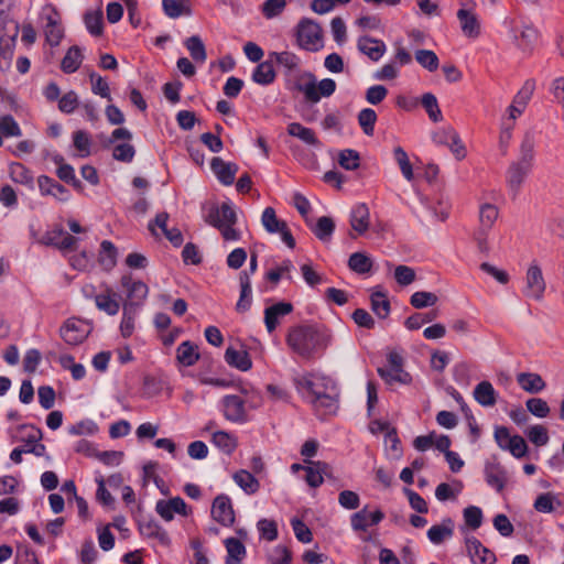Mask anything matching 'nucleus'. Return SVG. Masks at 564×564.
Wrapping results in <instances>:
<instances>
[{
    "mask_svg": "<svg viewBox=\"0 0 564 564\" xmlns=\"http://www.w3.org/2000/svg\"><path fill=\"white\" fill-rule=\"evenodd\" d=\"M485 479L498 492L502 491L507 482V471L498 462H488L485 465Z\"/></svg>",
    "mask_w": 564,
    "mask_h": 564,
    "instance_id": "5701e85b",
    "label": "nucleus"
},
{
    "mask_svg": "<svg viewBox=\"0 0 564 564\" xmlns=\"http://www.w3.org/2000/svg\"><path fill=\"white\" fill-rule=\"evenodd\" d=\"M312 230L319 240L327 241L335 230L334 220L327 216L319 217Z\"/></svg>",
    "mask_w": 564,
    "mask_h": 564,
    "instance_id": "3c124183",
    "label": "nucleus"
},
{
    "mask_svg": "<svg viewBox=\"0 0 564 564\" xmlns=\"http://www.w3.org/2000/svg\"><path fill=\"white\" fill-rule=\"evenodd\" d=\"M54 161L58 164V169L56 171L58 178L73 185L76 189H82V183L76 178L74 167L67 163H63V158L61 156L55 158Z\"/></svg>",
    "mask_w": 564,
    "mask_h": 564,
    "instance_id": "a18cd8bd",
    "label": "nucleus"
},
{
    "mask_svg": "<svg viewBox=\"0 0 564 564\" xmlns=\"http://www.w3.org/2000/svg\"><path fill=\"white\" fill-rule=\"evenodd\" d=\"M293 305L288 302H280L269 306L264 311V324L269 333H272L280 323V318L290 314Z\"/></svg>",
    "mask_w": 564,
    "mask_h": 564,
    "instance_id": "b1692460",
    "label": "nucleus"
},
{
    "mask_svg": "<svg viewBox=\"0 0 564 564\" xmlns=\"http://www.w3.org/2000/svg\"><path fill=\"white\" fill-rule=\"evenodd\" d=\"M378 375L384 380L386 383L392 384L394 382L401 384H410L412 381V377L409 372H406L403 368H378Z\"/></svg>",
    "mask_w": 564,
    "mask_h": 564,
    "instance_id": "72a5a7b5",
    "label": "nucleus"
},
{
    "mask_svg": "<svg viewBox=\"0 0 564 564\" xmlns=\"http://www.w3.org/2000/svg\"><path fill=\"white\" fill-rule=\"evenodd\" d=\"M24 427L30 429L32 431V433L28 435V442L23 446L24 453H31L34 454L35 456H44L46 447L44 444L39 442L42 437L41 431L35 429L34 426Z\"/></svg>",
    "mask_w": 564,
    "mask_h": 564,
    "instance_id": "c03bdc74",
    "label": "nucleus"
},
{
    "mask_svg": "<svg viewBox=\"0 0 564 564\" xmlns=\"http://www.w3.org/2000/svg\"><path fill=\"white\" fill-rule=\"evenodd\" d=\"M307 466L305 468L306 477L305 480L310 487L317 488L324 481V476H328L330 467L325 462H311L304 460Z\"/></svg>",
    "mask_w": 564,
    "mask_h": 564,
    "instance_id": "393cba45",
    "label": "nucleus"
},
{
    "mask_svg": "<svg viewBox=\"0 0 564 564\" xmlns=\"http://www.w3.org/2000/svg\"><path fill=\"white\" fill-rule=\"evenodd\" d=\"M519 386L529 393H539L545 388V382L539 373L520 372L517 376Z\"/></svg>",
    "mask_w": 564,
    "mask_h": 564,
    "instance_id": "c85d7f7f",
    "label": "nucleus"
},
{
    "mask_svg": "<svg viewBox=\"0 0 564 564\" xmlns=\"http://www.w3.org/2000/svg\"><path fill=\"white\" fill-rule=\"evenodd\" d=\"M348 267L358 274H366L372 269V260L365 252H355L348 259Z\"/></svg>",
    "mask_w": 564,
    "mask_h": 564,
    "instance_id": "79ce46f5",
    "label": "nucleus"
},
{
    "mask_svg": "<svg viewBox=\"0 0 564 564\" xmlns=\"http://www.w3.org/2000/svg\"><path fill=\"white\" fill-rule=\"evenodd\" d=\"M184 46L189 52L191 57L198 64H204L207 59L205 44L198 35H193L184 41Z\"/></svg>",
    "mask_w": 564,
    "mask_h": 564,
    "instance_id": "58836bf2",
    "label": "nucleus"
},
{
    "mask_svg": "<svg viewBox=\"0 0 564 564\" xmlns=\"http://www.w3.org/2000/svg\"><path fill=\"white\" fill-rule=\"evenodd\" d=\"M83 59L82 48L77 45L70 46L61 62V69L65 74H73L80 67Z\"/></svg>",
    "mask_w": 564,
    "mask_h": 564,
    "instance_id": "7c9ffc66",
    "label": "nucleus"
},
{
    "mask_svg": "<svg viewBox=\"0 0 564 564\" xmlns=\"http://www.w3.org/2000/svg\"><path fill=\"white\" fill-rule=\"evenodd\" d=\"M466 549L474 564L496 563L495 553L484 546L482 543L474 536L466 539Z\"/></svg>",
    "mask_w": 564,
    "mask_h": 564,
    "instance_id": "f3484780",
    "label": "nucleus"
},
{
    "mask_svg": "<svg viewBox=\"0 0 564 564\" xmlns=\"http://www.w3.org/2000/svg\"><path fill=\"white\" fill-rule=\"evenodd\" d=\"M457 19L465 36L477 39L480 35V22L476 13L467 9H459Z\"/></svg>",
    "mask_w": 564,
    "mask_h": 564,
    "instance_id": "4be33fe9",
    "label": "nucleus"
},
{
    "mask_svg": "<svg viewBox=\"0 0 564 564\" xmlns=\"http://www.w3.org/2000/svg\"><path fill=\"white\" fill-rule=\"evenodd\" d=\"M377 121V113L371 108H365L358 113V123L366 135H372L375 132V124Z\"/></svg>",
    "mask_w": 564,
    "mask_h": 564,
    "instance_id": "864d4df0",
    "label": "nucleus"
},
{
    "mask_svg": "<svg viewBox=\"0 0 564 564\" xmlns=\"http://www.w3.org/2000/svg\"><path fill=\"white\" fill-rule=\"evenodd\" d=\"M357 48L373 62H378L387 51L383 41L370 36H360L357 41Z\"/></svg>",
    "mask_w": 564,
    "mask_h": 564,
    "instance_id": "aec40b11",
    "label": "nucleus"
},
{
    "mask_svg": "<svg viewBox=\"0 0 564 564\" xmlns=\"http://www.w3.org/2000/svg\"><path fill=\"white\" fill-rule=\"evenodd\" d=\"M269 56L285 69V73H293L300 69L301 58L293 52H272Z\"/></svg>",
    "mask_w": 564,
    "mask_h": 564,
    "instance_id": "f704fd0d",
    "label": "nucleus"
},
{
    "mask_svg": "<svg viewBox=\"0 0 564 564\" xmlns=\"http://www.w3.org/2000/svg\"><path fill=\"white\" fill-rule=\"evenodd\" d=\"M528 411L536 417L543 419L550 414L547 402L541 398H531L525 403Z\"/></svg>",
    "mask_w": 564,
    "mask_h": 564,
    "instance_id": "338daca9",
    "label": "nucleus"
},
{
    "mask_svg": "<svg viewBox=\"0 0 564 564\" xmlns=\"http://www.w3.org/2000/svg\"><path fill=\"white\" fill-rule=\"evenodd\" d=\"M118 250L116 246L109 241L104 240L100 243V252H99V263L100 265L107 270H112L117 264Z\"/></svg>",
    "mask_w": 564,
    "mask_h": 564,
    "instance_id": "e433bc0d",
    "label": "nucleus"
},
{
    "mask_svg": "<svg viewBox=\"0 0 564 564\" xmlns=\"http://www.w3.org/2000/svg\"><path fill=\"white\" fill-rule=\"evenodd\" d=\"M205 220L217 228L225 240L237 241L240 239V232L234 227L237 223V214L230 202H224L220 206H212Z\"/></svg>",
    "mask_w": 564,
    "mask_h": 564,
    "instance_id": "39448f33",
    "label": "nucleus"
},
{
    "mask_svg": "<svg viewBox=\"0 0 564 564\" xmlns=\"http://www.w3.org/2000/svg\"><path fill=\"white\" fill-rule=\"evenodd\" d=\"M393 155H394V160L397 161V163L402 172V175L408 181H412L414 175H413L412 165L409 161L406 152L401 147H398L393 150Z\"/></svg>",
    "mask_w": 564,
    "mask_h": 564,
    "instance_id": "680f3d73",
    "label": "nucleus"
},
{
    "mask_svg": "<svg viewBox=\"0 0 564 564\" xmlns=\"http://www.w3.org/2000/svg\"><path fill=\"white\" fill-rule=\"evenodd\" d=\"M288 133L300 139L307 145L319 147L321 143L313 129L304 127L299 122H292L288 126Z\"/></svg>",
    "mask_w": 564,
    "mask_h": 564,
    "instance_id": "473e14b6",
    "label": "nucleus"
},
{
    "mask_svg": "<svg viewBox=\"0 0 564 564\" xmlns=\"http://www.w3.org/2000/svg\"><path fill=\"white\" fill-rule=\"evenodd\" d=\"M43 22L45 41L48 45L58 46L64 37V29L58 11L52 4H45L40 12Z\"/></svg>",
    "mask_w": 564,
    "mask_h": 564,
    "instance_id": "0eeeda50",
    "label": "nucleus"
},
{
    "mask_svg": "<svg viewBox=\"0 0 564 564\" xmlns=\"http://www.w3.org/2000/svg\"><path fill=\"white\" fill-rule=\"evenodd\" d=\"M499 216V209L497 206L485 203L479 207V226L492 229L495 223Z\"/></svg>",
    "mask_w": 564,
    "mask_h": 564,
    "instance_id": "603ef678",
    "label": "nucleus"
},
{
    "mask_svg": "<svg viewBox=\"0 0 564 564\" xmlns=\"http://www.w3.org/2000/svg\"><path fill=\"white\" fill-rule=\"evenodd\" d=\"M252 79L259 85H269L275 79V72L271 61H264L257 65L253 70Z\"/></svg>",
    "mask_w": 564,
    "mask_h": 564,
    "instance_id": "ea45409f",
    "label": "nucleus"
},
{
    "mask_svg": "<svg viewBox=\"0 0 564 564\" xmlns=\"http://www.w3.org/2000/svg\"><path fill=\"white\" fill-rule=\"evenodd\" d=\"M545 290L546 282L544 280L542 269L535 261H533L527 269L522 294L527 299L540 302L544 297Z\"/></svg>",
    "mask_w": 564,
    "mask_h": 564,
    "instance_id": "6e6552de",
    "label": "nucleus"
},
{
    "mask_svg": "<svg viewBox=\"0 0 564 564\" xmlns=\"http://www.w3.org/2000/svg\"><path fill=\"white\" fill-rule=\"evenodd\" d=\"M296 391L312 404L321 416L337 410V391L334 381L321 373H303L293 379Z\"/></svg>",
    "mask_w": 564,
    "mask_h": 564,
    "instance_id": "f257e3e1",
    "label": "nucleus"
},
{
    "mask_svg": "<svg viewBox=\"0 0 564 564\" xmlns=\"http://www.w3.org/2000/svg\"><path fill=\"white\" fill-rule=\"evenodd\" d=\"M383 518L384 514L381 510L369 512L365 507L350 517V524L354 531H366L370 525L380 523Z\"/></svg>",
    "mask_w": 564,
    "mask_h": 564,
    "instance_id": "a211bd4d",
    "label": "nucleus"
},
{
    "mask_svg": "<svg viewBox=\"0 0 564 564\" xmlns=\"http://www.w3.org/2000/svg\"><path fill=\"white\" fill-rule=\"evenodd\" d=\"M162 6L164 13L172 19L191 14V10L183 3V0H163Z\"/></svg>",
    "mask_w": 564,
    "mask_h": 564,
    "instance_id": "6e6d98bb",
    "label": "nucleus"
},
{
    "mask_svg": "<svg viewBox=\"0 0 564 564\" xmlns=\"http://www.w3.org/2000/svg\"><path fill=\"white\" fill-rule=\"evenodd\" d=\"M534 509L538 512L551 513L563 507L560 496L553 492H544L536 497Z\"/></svg>",
    "mask_w": 564,
    "mask_h": 564,
    "instance_id": "2f4dec72",
    "label": "nucleus"
},
{
    "mask_svg": "<svg viewBox=\"0 0 564 564\" xmlns=\"http://www.w3.org/2000/svg\"><path fill=\"white\" fill-rule=\"evenodd\" d=\"M227 550L226 564H240L246 557V547L242 542L236 538H228L225 540Z\"/></svg>",
    "mask_w": 564,
    "mask_h": 564,
    "instance_id": "4c0bfd02",
    "label": "nucleus"
},
{
    "mask_svg": "<svg viewBox=\"0 0 564 564\" xmlns=\"http://www.w3.org/2000/svg\"><path fill=\"white\" fill-rule=\"evenodd\" d=\"M95 304L98 310L107 313L110 316L116 315L120 310L119 302L112 297L109 291L107 293L96 295Z\"/></svg>",
    "mask_w": 564,
    "mask_h": 564,
    "instance_id": "8fccbe9b",
    "label": "nucleus"
},
{
    "mask_svg": "<svg viewBox=\"0 0 564 564\" xmlns=\"http://www.w3.org/2000/svg\"><path fill=\"white\" fill-rule=\"evenodd\" d=\"M490 228H485L484 226L477 227V229L474 232V241L476 242L477 249L479 252L484 254H489L491 247H490Z\"/></svg>",
    "mask_w": 564,
    "mask_h": 564,
    "instance_id": "4d7b16f0",
    "label": "nucleus"
},
{
    "mask_svg": "<svg viewBox=\"0 0 564 564\" xmlns=\"http://www.w3.org/2000/svg\"><path fill=\"white\" fill-rule=\"evenodd\" d=\"M336 82L332 78L317 80L310 70L285 73V88L290 91L301 93L311 104H317L322 98L330 97L336 90Z\"/></svg>",
    "mask_w": 564,
    "mask_h": 564,
    "instance_id": "7ed1b4c3",
    "label": "nucleus"
},
{
    "mask_svg": "<svg viewBox=\"0 0 564 564\" xmlns=\"http://www.w3.org/2000/svg\"><path fill=\"white\" fill-rule=\"evenodd\" d=\"M416 62L430 72L438 68V57L431 50H419L415 52Z\"/></svg>",
    "mask_w": 564,
    "mask_h": 564,
    "instance_id": "052dcab7",
    "label": "nucleus"
},
{
    "mask_svg": "<svg viewBox=\"0 0 564 564\" xmlns=\"http://www.w3.org/2000/svg\"><path fill=\"white\" fill-rule=\"evenodd\" d=\"M121 285L126 290L128 307L141 305L149 294V288L142 281H134L130 274L121 278Z\"/></svg>",
    "mask_w": 564,
    "mask_h": 564,
    "instance_id": "ddd939ff",
    "label": "nucleus"
},
{
    "mask_svg": "<svg viewBox=\"0 0 564 564\" xmlns=\"http://www.w3.org/2000/svg\"><path fill=\"white\" fill-rule=\"evenodd\" d=\"M10 176L15 183L32 187L33 174L31 171L21 163H12L10 165Z\"/></svg>",
    "mask_w": 564,
    "mask_h": 564,
    "instance_id": "de8ad7c7",
    "label": "nucleus"
},
{
    "mask_svg": "<svg viewBox=\"0 0 564 564\" xmlns=\"http://www.w3.org/2000/svg\"><path fill=\"white\" fill-rule=\"evenodd\" d=\"M91 326L89 323L72 317L64 322L59 329L62 339L69 346L82 344L90 334Z\"/></svg>",
    "mask_w": 564,
    "mask_h": 564,
    "instance_id": "1a4fd4ad",
    "label": "nucleus"
},
{
    "mask_svg": "<svg viewBox=\"0 0 564 564\" xmlns=\"http://www.w3.org/2000/svg\"><path fill=\"white\" fill-rule=\"evenodd\" d=\"M422 106L432 121L440 122L443 119L437 99L433 94L427 93L422 96Z\"/></svg>",
    "mask_w": 564,
    "mask_h": 564,
    "instance_id": "5fc2aeb1",
    "label": "nucleus"
},
{
    "mask_svg": "<svg viewBox=\"0 0 564 564\" xmlns=\"http://www.w3.org/2000/svg\"><path fill=\"white\" fill-rule=\"evenodd\" d=\"M371 310L379 318H386L390 314V302L387 295L382 292L376 291L370 296Z\"/></svg>",
    "mask_w": 564,
    "mask_h": 564,
    "instance_id": "49530a36",
    "label": "nucleus"
},
{
    "mask_svg": "<svg viewBox=\"0 0 564 564\" xmlns=\"http://www.w3.org/2000/svg\"><path fill=\"white\" fill-rule=\"evenodd\" d=\"M73 142L78 155L86 158L90 154L91 140L86 131L77 130L73 134Z\"/></svg>",
    "mask_w": 564,
    "mask_h": 564,
    "instance_id": "bf43d9fd",
    "label": "nucleus"
},
{
    "mask_svg": "<svg viewBox=\"0 0 564 564\" xmlns=\"http://www.w3.org/2000/svg\"><path fill=\"white\" fill-rule=\"evenodd\" d=\"M534 148V138L531 134H525L520 145L519 158L507 170L506 182L513 195L519 193L525 177L533 167Z\"/></svg>",
    "mask_w": 564,
    "mask_h": 564,
    "instance_id": "20e7f679",
    "label": "nucleus"
},
{
    "mask_svg": "<svg viewBox=\"0 0 564 564\" xmlns=\"http://www.w3.org/2000/svg\"><path fill=\"white\" fill-rule=\"evenodd\" d=\"M37 185L43 196H52L62 203L68 202L70 198L69 191L47 175L39 176Z\"/></svg>",
    "mask_w": 564,
    "mask_h": 564,
    "instance_id": "2eb2a0df",
    "label": "nucleus"
},
{
    "mask_svg": "<svg viewBox=\"0 0 564 564\" xmlns=\"http://www.w3.org/2000/svg\"><path fill=\"white\" fill-rule=\"evenodd\" d=\"M296 45L307 52H318L324 47V32L318 22L310 18L301 19L295 26Z\"/></svg>",
    "mask_w": 564,
    "mask_h": 564,
    "instance_id": "423d86ee",
    "label": "nucleus"
},
{
    "mask_svg": "<svg viewBox=\"0 0 564 564\" xmlns=\"http://www.w3.org/2000/svg\"><path fill=\"white\" fill-rule=\"evenodd\" d=\"M386 453L391 459H399L402 456L401 442L398 437L397 431L388 430L384 435Z\"/></svg>",
    "mask_w": 564,
    "mask_h": 564,
    "instance_id": "09e8293b",
    "label": "nucleus"
},
{
    "mask_svg": "<svg viewBox=\"0 0 564 564\" xmlns=\"http://www.w3.org/2000/svg\"><path fill=\"white\" fill-rule=\"evenodd\" d=\"M176 359L185 367L195 365L199 359L197 347L188 340L183 341L176 349Z\"/></svg>",
    "mask_w": 564,
    "mask_h": 564,
    "instance_id": "c9c22d12",
    "label": "nucleus"
},
{
    "mask_svg": "<svg viewBox=\"0 0 564 564\" xmlns=\"http://www.w3.org/2000/svg\"><path fill=\"white\" fill-rule=\"evenodd\" d=\"M454 530V521L451 518H444L440 523L432 525L426 535L432 544L441 545L453 538Z\"/></svg>",
    "mask_w": 564,
    "mask_h": 564,
    "instance_id": "6ab92c4d",
    "label": "nucleus"
},
{
    "mask_svg": "<svg viewBox=\"0 0 564 564\" xmlns=\"http://www.w3.org/2000/svg\"><path fill=\"white\" fill-rule=\"evenodd\" d=\"M370 225V212L366 204H357L350 212V226L358 234L364 235Z\"/></svg>",
    "mask_w": 564,
    "mask_h": 564,
    "instance_id": "a878e982",
    "label": "nucleus"
},
{
    "mask_svg": "<svg viewBox=\"0 0 564 564\" xmlns=\"http://www.w3.org/2000/svg\"><path fill=\"white\" fill-rule=\"evenodd\" d=\"M474 399L484 408H491L497 402V392L489 381L479 382L473 392Z\"/></svg>",
    "mask_w": 564,
    "mask_h": 564,
    "instance_id": "bb28decb",
    "label": "nucleus"
},
{
    "mask_svg": "<svg viewBox=\"0 0 564 564\" xmlns=\"http://www.w3.org/2000/svg\"><path fill=\"white\" fill-rule=\"evenodd\" d=\"M155 511L164 521L167 522L174 519V514L186 517L189 513L186 502L181 497L159 500L155 505Z\"/></svg>",
    "mask_w": 564,
    "mask_h": 564,
    "instance_id": "f8f14e48",
    "label": "nucleus"
},
{
    "mask_svg": "<svg viewBox=\"0 0 564 564\" xmlns=\"http://www.w3.org/2000/svg\"><path fill=\"white\" fill-rule=\"evenodd\" d=\"M463 482L454 480L452 484L442 482L435 489V497L438 501L454 500L463 490Z\"/></svg>",
    "mask_w": 564,
    "mask_h": 564,
    "instance_id": "37998d69",
    "label": "nucleus"
},
{
    "mask_svg": "<svg viewBox=\"0 0 564 564\" xmlns=\"http://www.w3.org/2000/svg\"><path fill=\"white\" fill-rule=\"evenodd\" d=\"M437 296L434 293L419 291L411 295L410 303L415 308H423L433 306L437 302Z\"/></svg>",
    "mask_w": 564,
    "mask_h": 564,
    "instance_id": "69168bd1",
    "label": "nucleus"
},
{
    "mask_svg": "<svg viewBox=\"0 0 564 564\" xmlns=\"http://www.w3.org/2000/svg\"><path fill=\"white\" fill-rule=\"evenodd\" d=\"M225 360L229 366L240 371H248L252 367L249 354L242 349L238 350L232 347H228L225 352Z\"/></svg>",
    "mask_w": 564,
    "mask_h": 564,
    "instance_id": "cd10ccee",
    "label": "nucleus"
},
{
    "mask_svg": "<svg viewBox=\"0 0 564 564\" xmlns=\"http://www.w3.org/2000/svg\"><path fill=\"white\" fill-rule=\"evenodd\" d=\"M91 91L102 98L111 100L109 84L105 78L96 73L89 75Z\"/></svg>",
    "mask_w": 564,
    "mask_h": 564,
    "instance_id": "0e129e2a",
    "label": "nucleus"
},
{
    "mask_svg": "<svg viewBox=\"0 0 564 564\" xmlns=\"http://www.w3.org/2000/svg\"><path fill=\"white\" fill-rule=\"evenodd\" d=\"M212 517L221 525L229 527L235 522V511L231 499L226 495H218L212 506Z\"/></svg>",
    "mask_w": 564,
    "mask_h": 564,
    "instance_id": "4468645a",
    "label": "nucleus"
},
{
    "mask_svg": "<svg viewBox=\"0 0 564 564\" xmlns=\"http://www.w3.org/2000/svg\"><path fill=\"white\" fill-rule=\"evenodd\" d=\"M293 263L291 260H284L276 268L267 272V279L274 284H276L282 276H285L289 280H292V276L289 274L293 269Z\"/></svg>",
    "mask_w": 564,
    "mask_h": 564,
    "instance_id": "e2e57ef3",
    "label": "nucleus"
},
{
    "mask_svg": "<svg viewBox=\"0 0 564 564\" xmlns=\"http://www.w3.org/2000/svg\"><path fill=\"white\" fill-rule=\"evenodd\" d=\"M268 560L271 564H290L292 556L286 546L276 545L270 551Z\"/></svg>",
    "mask_w": 564,
    "mask_h": 564,
    "instance_id": "774afa93",
    "label": "nucleus"
},
{
    "mask_svg": "<svg viewBox=\"0 0 564 564\" xmlns=\"http://www.w3.org/2000/svg\"><path fill=\"white\" fill-rule=\"evenodd\" d=\"M534 91V83L527 80L521 89L514 96L511 105L508 107V115L511 120H516L527 108Z\"/></svg>",
    "mask_w": 564,
    "mask_h": 564,
    "instance_id": "dca6fc26",
    "label": "nucleus"
},
{
    "mask_svg": "<svg viewBox=\"0 0 564 564\" xmlns=\"http://www.w3.org/2000/svg\"><path fill=\"white\" fill-rule=\"evenodd\" d=\"M332 343V334L324 327L303 325L290 329L288 346L300 357L310 359L325 350Z\"/></svg>",
    "mask_w": 564,
    "mask_h": 564,
    "instance_id": "f03ea898",
    "label": "nucleus"
},
{
    "mask_svg": "<svg viewBox=\"0 0 564 564\" xmlns=\"http://www.w3.org/2000/svg\"><path fill=\"white\" fill-rule=\"evenodd\" d=\"M261 223L270 234H280L282 241L291 249L295 247V239L288 229L286 223L280 220L272 207H267L261 216Z\"/></svg>",
    "mask_w": 564,
    "mask_h": 564,
    "instance_id": "9d476101",
    "label": "nucleus"
},
{
    "mask_svg": "<svg viewBox=\"0 0 564 564\" xmlns=\"http://www.w3.org/2000/svg\"><path fill=\"white\" fill-rule=\"evenodd\" d=\"M210 169L218 178V181L229 186L234 183L238 165L235 163L225 162L221 158H213Z\"/></svg>",
    "mask_w": 564,
    "mask_h": 564,
    "instance_id": "412c9836",
    "label": "nucleus"
},
{
    "mask_svg": "<svg viewBox=\"0 0 564 564\" xmlns=\"http://www.w3.org/2000/svg\"><path fill=\"white\" fill-rule=\"evenodd\" d=\"M212 443L223 453L230 455L232 454L237 446L238 440L237 437L226 431H215L212 434Z\"/></svg>",
    "mask_w": 564,
    "mask_h": 564,
    "instance_id": "c756f323",
    "label": "nucleus"
},
{
    "mask_svg": "<svg viewBox=\"0 0 564 564\" xmlns=\"http://www.w3.org/2000/svg\"><path fill=\"white\" fill-rule=\"evenodd\" d=\"M234 480L248 495L256 494L260 488L258 479L245 469L237 471Z\"/></svg>",
    "mask_w": 564,
    "mask_h": 564,
    "instance_id": "a19ab883",
    "label": "nucleus"
},
{
    "mask_svg": "<svg viewBox=\"0 0 564 564\" xmlns=\"http://www.w3.org/2000/svg\"><path fill=\"white\" fill-rule=\"evenodd\" d=\"M221 412L225 419L232 423H245L247 421L245 401L239 395H225L221 399Z\"/></svg>",
    "mask_w": 564,
    "mask_h": 564,
    "instance_id": "9b49d317",
    "label": "nucleus"
},
{
    "mask_svg": "<svg viewBox=\"0 0 564 564\" xmlns=\"http://www.w3.org/2000/svg\"><path fill=\"white\" fill-rule=\"evenodd\" d=\"M339 165L348 171H354L359 167L360 156L356 150L346 149L339 152L338 155Z\"/></svg>",
    "mask_w": 564,
    "mask_h": 564,
    "instance_id": "13d9d810",
    "label": "nucleus"
}]
</instances>
